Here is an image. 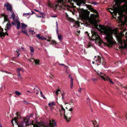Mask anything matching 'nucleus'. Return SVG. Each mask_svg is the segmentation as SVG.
Listing matches in <instances>:
<instances>
[{"label": "nucleus", "instance_id": "1", "mask_svg": "<svg viewBox=\"0 0 127 127\" xmlns=\"http://www.w3.org/2000/svg\"><path fill=\"white\" fill-rule=\"evenodd\" d=\"M104 33L106 36L105 37L107 41V46L109 47H112L113 45L116 44V42L112 40L113 39L112 34H114L116 37L119 44V47L121 48H127V45L126 43L125 40L123 41L122 39V36L121 34L118 33L116 30H113L112 32H110L107 28H104L102 29Z\"/></svg>", "mask_w": 127, "mask_h": 127}, {"label": "nucleus", "instance_id": "2", "mask_svg": "<svg viewBox=\"0 0 127 127\" xmlns=\"http://www.w3.org/2000/svg\"><path fill=\"white\" fill-rule=\"evenodd\" d=\"M49 123L46 122L43 123L42 122H38L37 119L32 121V124L33 127H40L41 125L43 127H56L57 124L55 120L53 119L50 118Z\"/></svg>", "mask_w": 127, "mask_h": 127}, {"label": "nucleus", "instance_id": "3", "mask_svg": "<svg viewBox=\"0 0 127 127\" xmlns=\"http://www.w3.org/2000/svg\"><path fill=\"white\" fill-rule=\"evenodd\" d=\"M16 116L15 117L14 120L12 119L11 121V123L12 125L13 126V121L14 120L15 123L18 126V127H25V126H28L29 125V118H28L26 121V119H24L23 121L20 122H18L17 120L18 119L20 118V114L19 113V112H17L16 113Z\"/></svg>", "mask_w": 127, "mask_h": 127}, {"label": "nucleus", "instance_id": "4", "mask_svg": "<svg viewBox=\"0 0 127 127\" xmlns=\"http://www.w3.org/2000/svg\"><path fill=\"white\" fill-rule=\"evenodd\" d=\"M87 8L91 12H93L96 14H94L91 15V17L90 19V21L91 23L92 24H95L96 22L95 19L97 18L98 15L97 11L94 9L92 6L90 5H87L86 4Z\"/></svg>", "mask_w": 127, "mask_h": 127}, {"label": "nucleus", "instance_id": "5", "mask_svg": "<svg viewBox=\"0 0 127 127\" xmlns=\"http://www.w3.org/2000/svg\"><path fill=\"white\" fill-rule=\"evenodd\" d=\"M60 108H59V110L60 111V113L61 115L62 114H64V118L68 122L69 121V120L70 119V117L71 116H71H69V115L67 114V116L65 115V110L64 109L63 107V105H61L60 106Z\"/></svg>", "mask_w": 127, "mask_h": 127}, {"label": "nucleus", "instance_id": "6", "mask_svg": "<svg viewBox=\"0 0 127 127\" xmlns=\"http://www.w3.org/2000/svg\"><path fill=\"white\" fill-rule=\"evenodd\" d=\"M70 22H72L73 24V27L77 28V26L78 27H79L80 26L79 23L78 21H76L72 18H70L69 19Z\"/></svg>", "mask_w": 127, "mask_h": 127}, {"label": "nucleus", "instance_id": "7", "mask_svg": "<svg viewBox=\"0 0 127 127\" xmlns=\"http://www.w3.org/2000/svg\"><path fill=\"white\" fill-rule=\"evenodd\" d=\"M4 6L6 7V10L10 11L11 12L13 11V10L11 5L9 3L6 2L4 3Z\"/></svg>", "mask_w": 127, "mask_h": 127}, {"label": "nucleus", "instance_id": "8", "mask_svg": "<svg viewBox=\"0 0 127 127\" xmlns=\"http://www.w3.org/2000/svg\"><path fill=\"white\" fill-rule=\"evenodd\" d=\"M41 35L40 34H36V36L38 38V39L39 40H47V41H49V40L48 39H47L45 37L43 36L42 35L41 36Z\"/></svg>", "mask_w": 127, "mask_h": 127}, {"label": "nucleus", "instance_id": "9", "mask_svg": "<svg viewBox=\"0 0 127 127\" xmlns=\"http://www.w3.org/2000/svg\"><path fill=\"white\" fill-rule=\"evenodd\" d=\"M8 35V34L7 33V32H3V29L1 28L0 26V37H1L2 36H4L6 35Z\"/></svg>", "mask_w": 127, "mask_h": 127}, {"label": "nucleus", "instance_id": "10", "mask_svg": "<svg viewBox=\"0 0 127 127\" xmlns=\"http://www.w3.org/2000/svg\"><path fill=\"white\" fill-rule=\"evenodd\" d=\"M48 6L51 8H52L54 10H56L58 7H60V6L58 4H56L54 5L51 4H48Z\"/></svg>", "mask_w": 127, "mask_h": 127}, {"label": "nucleus", "instance_id": "11", "mask_svg": "<svg viewBox=\"0 0 127 127\" xmlns=\"http://www.w3.org/2000/svg\"><path fill=\"white\" fill-rule=\"evenodd\" d=\"M97 74L102 79L104 80H105V76L107 75L101 72H97Z\"/></svg>", "mask_w": 127, "mask_h": 127}, {"label": "nucleus", "instance_id": "12", "mask_svg": "<svg viewBox=\"0 0 127 127\" xmlns=\"http://www.w3.org/2000/svg\"><path fill=\"white\" fill-rule=\"evenodd\" d=\"M121 117L123 120H127V112L122 113Z\"/></svg>", "mask_w": 127, "mask_h": 127}, {"label": "nucleus", "instance_id": "13", "mask_svg": "<svg viewBox=\"0 0 127 127\" xmlns=\"http://www.w3.org/2000/svg\"><path fill=\"white\" fill-rule=\"evenodd\" d=\"M102 57L98 56L97 57V59L96 61V62L97 63V65H98L99 64H97L98 63H101V60L102 59Z\"/></svg>", "mask_w": 127, "mask_h": 127}, {"label": "nucleus", "instance_id": "14", "mask_svg": "<svg viewBox=\"0 0 127 127\" xmlns=\"http://www.w3.org/2000/svg\"><path fill=\"white\" fill-rule=\"evenodd\" d=\"M105 80H104V81H105L106 80L107 81H109L112 84H114V82L112 81L111 79H110L107 75H105Z\"/></svg>", "mask_w": 127, "mask_h": 127}, {"label": "nucleus", "instance_id": "15", "mask_svg": "<svg viewBox=\"0 0 127 127\" xmlns=\"http://www.w3.org/2000/svg\"><path fill=\"white\" fill-rule=\"evenodd\" d=\"M15 22L17 23V29L18 30L21 27L20 22L17 19H16Z\"/></svg>", "mask_w": 127, "mask_h": 127}, {"label": "nucleus", "instance_id": "16", "mask_svg": "<svg viewBox=\"0 0 127 127\" xmlns=\"http://www.w3.org/2000/svg\"><path fill=\"white\" fill-rule=\"evenodd\" d=\"M8 22V23H7L6 25V29L9 30L10 29L11 27V25L9 22Z\"/></svg>", "mask_w": 127, "mask_h": 127}, {"label": "nucleus", "instance_id": "17", "mask_svg": "<svg viewBox=\"0 0 127 127\" xmlns=\"http://www.w3.org/2000/svg\"><path fill=\"white\" fill-rule=\"evenodd\" d=\"M11 13H12L11 16V17L13 19V21L14 22H15L16 20H15V13L13 11L12 12H11Z\"/></svg>", "mask_w": 127, "mask_h": 127}, {"label": "nucleus", "instance_id": "18", "mask_svg": "<svg viewBox=\"0 0 127 127\" xmlns=\"http://www.w3.org/2000/svg\"><path fill=\"white\" fill-rule=\"evenodd\" d=\"M92 122L94 127H98V124L96 122V121H92Z\"/></svg>", "mask_w": 127, "mask_h": 127}, {"label": "nucleus", "instance_id": "19", "mask_svg": "<svg viewBox=\"0 0 127 127\" xmlns=\"http://www.w3.org/2000/svg\"><path fill=\"white\" fill-rule=\"evenodd\" d=\"M30 48L31 51V52L30 53L32 55L33 54V52L34 51V48L32 46H30Z\"/></svg>", "mask_w": 127, "mask_h": 127}, {"label": "nucleus", "instance_id": "20", "mask_svg": "<svg viewBox=\"0 0 127 127\" xmlns=\"http://www.w3.org/2000/svg\"><path fill=\"white\" fill-rule=\"evenodd\" d=\"M21 28L23 29H25V28L27 27V25L23 23H22L21 24Z\"/></svg>", "mask_w": 127, "mask_h": 127}, {"label": "nucleus", "instance_id": "21", "mask_svg": "<svg viewBox=\"0 0 127 127\" xmlns=\"http://www.w3.org/2000/svg\"><path fill=\"white\" fill-rule=\"evenodd\" d=\"M58 39L61 41L62 39V36L61 34H59L58 33Z\"/></svg>", "mask_w": 127, "mask_h": 127}, {"label": "nucleus", "instance_id": "22", "mask_svg": "<svg viewBox=\"0 0 127 127\" xmlns=\"http://www.w3.org/2000/svg\"><path fill=\"white\" fill-rule=\"evenodd\" d=\"M15 93L17 96H19L22 94L20 92L17 91H15Z\"/></svg>", "mask_w": 127, "mask_h": 127}, {"label": "nucleus", "instance_id": "23", "mask_svg": "<svg viewBox=\"0 0 127 127\" xmlns=\"http://www.w3.org/2000/svg\"><path fill=\"white\" fill-rule=\"evenodd\" d=\"M34 61L35 64H39V61L38 60H35L34 59H32Z\"/></svg>", "mask_w": 127, "mask_h": 127}, {"label": "nucleus", "instance_id": "24", "mask_svg": "<svg viewBox=\"0 0 127 127\" xmlns=\"http://www.w3.org/2000/svg\"><path fill=\"white\" fill-rule=\"evenodd\" d=\"M21 32L25 34H26V35L28 36H29V35L27 33V30H22L21 31Z\"/></svg>", "mask_w": 127, "mask_h": 127}, {"label": "nucleus", "instance_id": "25", "mask_svg": "<svg viewBox=\"0 0 127 127\" xmlns=\"http://www.w3.org/2000/svg\"><path fill=\"white\" fill-rule=\"evenodd\" d=\"M59 64L60 65L63 66H64V67L65 68H66V69H67V68L68 67V66H67L65 65L64 64H63L59 63Z\"/></svg>", "mask_w": 127, "mask_h": 127}, {"label": "nucleus", "instance_id": "26", "mask_svg": "<svg viewBox=\"0 0 127 127\" xmlns=\"http://www.w3.org/2000/svg\"><path fill=\"white\" fill-rule=\"evenodd\" d=\"M123 9L125 12H127V5L125 6L123 8Z\"/></svg>", "mask_w": 127, "mask_h": 127}, {"label": "nucleus", "instance_id": "27", "mask_svg": "<svg viewBox=\"0 0 127 127\" xmlns=\"http://www.w3.org/2000/svg\"><path fill=\"white\" fill-rule=\"evenodd\" d=\"M60 92L61 91L59 89H58L56 91V94L58 95V94H60L59 92Z\"/></svg>", "mask_w": 127, "mask_h": 127}, {"label": "nucleus", "instance_id": "28", "mask_svg": "<svg viewBox=\"0 0 127 127\" xmlns=\"http://www.w3.org/2000/svg\"><path fill=\"white\" fill-rule=\"evenodd\" d=\"M31 14V13L30 12H29L28 13H24L23 15V16H24L26 15V16H27L30 15Z\"/></svg>", "mask_w": 127, "mask_h": 127}, {"label": "nucleus", "instance_id": "29", "mask_svg": "<svg viewBox=\"0 0 127 127\" xmlns=\"http://www.w3.org/2000/svg\"><path fill=\"white\" fill-rule=\"evenodd\" d=\"M73 110V109L72 108H70L69 109V111H70V113L71 115L73 114V112L72 111Z\"/></svg>", "mask_w": 127, "mask_h": 127}, {"label": "nucleus", "instance_id": "30", "mask_svg": "<svg viewBox=\"0 0 127 127\" xmlns=\"http://www.w3.org/2000/svg\"><path fill=\"white\" fill-rule=\"evenodd\" d=\"M56 26L57 27V32L58 33V23L57 21H56Z\"/></svg>", "mask_w": 127, "mask_h": 127}, {"label": "nucleus", "instance_id": "31", "mask_svg": "<svg viewBox=\"0 0 127 127\" xmlns=\"http://www.w3.org/2000/svg\"><path fill=\"white\" fill-rule=\"evenodd\" d=\"M38 89H39V88L36 86H35V88H34V89H33V90L34 91H35V90L38 91Z\"/></svg>", "mask_w": 127, "mask_h": 127}, {"label": "nucleus", "instance_id": "32", "mask_svg": "<svg viewBox=\"0 0 127 127\" xmlns=\"http://www.w3.org/2000/svg\"><path fill=\"white\" fill-rule=\"evenodd\" d=\"M18 74H17V76L18 78H21L22 77L20 75V72H17Z\"/></svg>", "mask_w": 127, "mask_h": 127}, {"label": "nucleus", "instance_id": "33", "mask_svg": "<svg viewBox=\"0 0 127 127\" xmlns=\"http://www.w3.org/2000/svg\"><path fill=\"white\" fill-rule=\"evenodd\" d=\"M65 95V93H64L62 94V99H64V96Z\"/></svg>", "mask_w": 127, "mask_h": 127}, {"label": "nucleus", "instance_id": "34", "mask_svg": "<svg viewBox=\"0 0 127 127\" xmlns=\"http://www.w3.org/2000/svg\"><path fill=\"white\" fill-rule=\"evenodd\" d=\"M7 15H5V16L4 17V19L6 21H7Z\"/></svg>", "mask_w": 127, "mask_h": 127}, {"label": "nucleus", "instance_id": "35", "mask_svg": "<svg viewBox=\"0 0 127 127\" xmlns=\"http://www.w3.org/2000/svg\"><path fill=\"white\" fill-rule=\"evenodd\" d=\"M70 79H71L70 81V83L71 84H73V78L72 77H70Z\"/></svg>", "mask_w": 127, "mask_h": 127}, {"label": "nucleus", "instance_id": "36", "mask_svg": "<svg viewBox=\"0 0 127 127\" xmlns=\"http://www.w3.org/2000/svg\"><path fill=\"white\" fill-rule=\"evenodd\" d=\"M92 80L93 81H96L97 80V79L96 78H93L92 79Z\"/></svg>", "mask_w": 127, "mask_h": 127}, {"label": "nucleus", "instance_id": "37", "mask_svg": "<svg viewBox=\"0 0 127 127\" xmlns=\"http://www.w3.org/2000/svg\"><path fill=\"white\" fill-rule=\"evenodd\" d=\"M4 72H5L8 74H11L12 73L11 72H9L8 71H4Z\"/></svg>", "mask_w": 127, "mask_h": 127}, {"label": "nucleus", "instance_id": "38", "mask_svg": "<svg viewBox=\"0 0 127 127\" xmlns=\"http://www.w3.org/2000/svg\"><path fill=\"white\" fill-rule=\"evenodd\" d=\"M22 70L21 68H18L17 69V72H19V71Z\"/></svg>", "mask_w": 127, "mask_h": 127}, {"label": "nucleus", "instance_id": "39", "mask_svg": "<svg viewBox=\"0 0 127 127\" xmlns=\"http://www.w3.org/2000/svg\"><path fill=\"white\" fill-rule=\"evenodd\" d=\"M81 89L80 88H79L78 90V92L79 93H80L81 92Z\"/></svg>", "mask_w": 127, "mask_h": 127}, {"label": "nucleus", "instance_id": "40", "mask_svg": "<svg viewBox=\"0 0 127 127\" xmlns=\"http://www.w3.org/2000/svg\"><path fill=\"white\" fill-rule=\"evenodd\" d=\"M57 15H54L52 16L51 17H52L55 18V17H57Z\"/></svg>", "mask_w": 127, "mask_h": 127}, {"label": "nucleus", "instance_id": "41", "mask_svg": "<svg viewBox=\"0 0 127 127\" xmlns=\"http://www.w3.org/2000/svg\"><path fill=\"white\" fill-rule=\"evenodd\" d=\"M73 84H71L70 85V88L71 89H72L73 88Z\"/></svg>", "mask_w": 127, "mask_h": 127}, {"label": "nucleus", "instance_id": "42", "mask_svg": "<svg viewBox=\"0 0 127 127\" xmlns=\"http://www.w3.org/2000/svg\"><path fill=\"white\" fill-rule=\"evenodd\" d=\"M85 33L86 34H87V35L89 37H90V36H89V33H88V32H85Z\"/></svg>", "mask_w": 127, "mask_h": 127}, {"label": "nucleus", "instance_id": "43", "mask_svg": "<svg viewBox=\"0 0 127 127\" xmlns=\"http://www.w3.org/2000/svg\"><path fill=\"white\" fill-rule=\"evenodd\" d=\"M40 93L41 96L42 97L44 96V95H43V93L41 91H40Z\"/></svg>", "mask_w": 127, "mask_h": 127}, {"label": "nucleus", "instance_id": "44", "mask_svg": "<svg viewBox=\"0 0 127 127\" xmlns=\"http://www.w3.org/2000/svg\"><path fill=\"white\" fill-rule=\"evenodd\" d=\"M0 15L1 16L4 17L5 15V14H3V13H1L0 14Z\"/></svg>", "mask_w": 127, "mask_h": 127}, {"label": "nucleus", "instance_id": "45", "mask_svg": "<svg viewBox=\"0 0 127 127\" xmlns=\"http://www.w3.org/2000/svg\"><path fill=\"white\" fill-rule=\"evenodd\" d=\"M51 105H52V106L53 105H55V104L54 103V102H52V103H51Z\"/></svg>", "mask_w": 127, "mask_h": 127}, {"label": "nucleus", "instance_id": "46", "mask_svg": "<svg viewBox=\"0 0 127 127\" xmlns=\"http://www.w3.org/2000/svg\"><path fill=\"white\" fill-rule=\"evenodd\" d=\"M48 105H49V106L51 107H52V105H51V103H49Z\"/></svg>", "mask_w": 127, "mask_h": 127}, {"label": "nucleus", "instance_id": "47", "mask_svg": "<svg viewBox=\"0 0 127 127\" xmlns=\"http://www.w3.org/2000/svg\"><path fill=\"white\" fill-rule=\"evenodd\" d=\"M23 102H25V104H28V103L25 101H23Z\"/></svg>", "mask_w": 127, "mask_h": 127}, {"label": "nucleus", "instance_id": "48", "mask_svg": "<svg viewBox=\"0 0 127 127\" xmlns=\"http://www.w3.org/2000/svg\"><path fill=\"white\" fill-rule=\"evenodd\" d=\"M34 11H36L37 12H40V11H39V10H36V9H34Z\"/></svg>", "mask_w": 127, "mask_h": 127}, {"label": "nucleus", "instance_id": "49", "mask_svg": "<svg viewBox=\"0 0 127 127\" xmlns=\"http://www.w3.org/2000/svg\"><path fill=\"white\" fill-rule=\"evenodd\" d=\"M31 12H32V13L31 14V15H32L34 14H35V13L33 11H31Z\"/></svg>", "mask_w": 127, "mask_h": 127}, {"label": "nucleus", "instance_id": "50", "mask_svg": "<svg viewBox=\"0 0 127 127\" xmlns=\"http://www.w3.org/2000/svg\"><path fill=\"white\" fill-rule=\"evenodd\" d=\"M39 12L40 13V14H41V15H43V14H44V13H42L40 11V12Z\"/></svg>", "mask_w": 127, "mask_h": 127}, {"label": "nucleus", "instance_id": "51", "mask_svg": "<svg viewBox=\"0 0 127 127\" xmlns=\"http://www.w3.org/2000/svg\"><path fill=\"white\" fill-rule=\"evenodd\" d=\"M34 32V31L33 30H29V32Z\"/></svg>", "mask_w": 127, "mask_h": 127}, {"label": "nucleus", "instance_id": "52", "mask_svg": "<svg viewBox=\"0 0 127 127\" xmlns=\"http://www.w3.org/2000/svg\"><path fill=\"white\" fill-rule=\"evenodd\" d=\"M11 23L12 24V25H14L15 24V23H14L13 22H12Z\"/></svg>", "mask_w": 127, "mask_h": 127}, {"label": "nucleus", "instance_id": "53", "mask_svg": "<svg viewBox=\"0 0 127 127\" xmlns=\"http://www.w3.org/2000/svg\"><path fill=\"white\" fill-rule=\"evenodd\" d=\"M94 35H95V36H96V35H98L95 32H94Z\"/></svg>", "mask_w": 127, "mask_h": 127}, {"label": "nucleus", "instance_id": "54", "mask_svg": "<svg viewBox=\"0 0 127 127\" xmlns=\"http://www.w3.org/2000/svg\"><path fill=\"white\" fill-rule=\"evenodd\" d=\"M80 10L82 11V12L84 10V9L83 8H81Z\"/></svg>", "mask_w": 127, "mask_h": 127}, {"label": "nucleus", "instance_id": "55", "mask_svg": "<svg viewBox=\"0 0 127 127\" xmlns=\"http://www.w3.org/2000/svg\"><path fill=\"white\" fill-rule=\"evenodd\" d=\"M77 32L78 33H80V31H77Z\"/></svg>", "mask_w": 127, "mask_h": 127}, {"label": "nucleus", "instance_id": "56", "mask_svg": "<svg viewBox=\"0 0 127 127\" xmlns=\"http://www.w3.org/2000/svg\"><path fill=\"white\" fill-rule=\"evenodd\" d=\"M93 4H94V5H96L97 4V2H95V3H94Z\"/></svg>", "mask_w": 127, "mask_h": 127}, {"label": "nucleus", "instance_id": "57", "mask_svg": "<svg viewBox=\"0 0 127 127\" xmlns=\"http://www.w3.org/2000/svg\"><path fill=\"white\" fill-rule=\"evenodd\" d=\"M4 71L5 70H0V71L2 72H4Z\"/></svg>", "mask_w": 127, "mask_h": 127}, {"label": "nucleus", "instance_id": "58", "mask_svg": "<svg viewBox=\"0 0 127 127\" xmlns=\"http://www.w3.org/2000/svg\"><path fill=\"white\" fill-rule=\"evenodd\" d=\"M126 36L127 39V32H126Z\"/></svg>", "mask_w": 127, "mask_h": 127}, {"label": "nucleus", "instance_id": "59", "mask_svg": "<svg viewBox=\"0 0 127 127\" xmlns=\"http://www.w3.org/2000/svg\"><path fill=\"white\" fill-rule=\"evenodd\" d=\"M44 99H46V98L44 96L42 97Z\"/></svg>", "mask_w": 127, "mask_h": 127}, {"label": "nucleus", "instance_id": "60", "mask_svg": "<svg viewBox=\"0 0 127 127\" xmlns=\"http://www.w3.org/2000/svg\"><path fill=\"white\" fill-rule=\"evenodd\" d=\"M68 77H69L70 78V77H71V75H69V76H68Z\"/></svg>", "mask_w": 127, "mask_h": 127}, {"label": "nucleus", "instance_id": "61", "mask_svg": "<svg viewBox=\"0 0 127 127\" xmlns=\"http://www.w3.org/2000/svg\"><path fill=\"white\" fill-rule=\"evenodd\" d=\"M30 117H32V116L33 115H32V114H30Z\"/></svg>", "mask_w": 127, "mask_h": 127}, {"label": "nucleus", "instance_id": "62", "mask_svg": "<svg viewBox=\"0 0 127 127\" xmlns=\"http://www.w3.org/2000/svg\"><path fill=\"white\" fill-rule=\"evenodd\" d=\"M0 127H2V125L0 124Z\"/></svg>", "mask_w": 127, "mask_h": 127}, {"label": "nucleus", "instance_id": "63", "mask_svg": "<svg viewBox=\"0 0 127 127\" xmlns=\"http://www.w3.org/2000/svg\"><path fill=\"white\" fill-rule=\"evenodd\" d=\"M27 92H30V93H31V92H30L29 91H27Z\"/></svg>", "mask_w": 127, "mask_h": 127}, {"label": "nucleus", "instance_id": "64", "mask_svg": "<svg viewBox=\"0 0 127 127\" xmlns=\"http://www.w3.org/2000/svg\"><path fill=\"white\" fill-rule=\"evenodd\" d=\"M20 55V54H18V57H19V55Z\"/></svg>", "mask_w": 127, "mask_h": 127}]
</instances>
